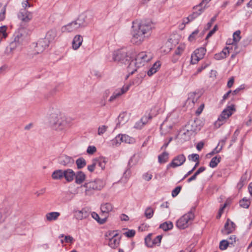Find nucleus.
I'll use <instances>...</instances> for the list:
<instances>
[{
    "instance_id": "obj_9",
    "label": "nucleus",
    "mask_w": 252,
    "mask_h": 252,
    "mask_svg": "<svg viewBox=\"0 0 252 252\" xmlns=\"http://www.w3.org/2000/svg\"><path fill=\"white\" fill-rule=\"evenodd\" d=\"M135 142V139L126 134H119L113 140V145L117 146L121 142L132 144Z\"/></svg>"
},
{
    "instance_id": "obj_40",
    "label": "nucleus",
    "mask_w": 252,
    "mask_h": 252,
    "mask_svg": "<svg viewBox=\"0 0 252 252\" xmlns=\"http://www.w3.org/2000/svg\"><path fill=\"white\" fill-rule=\"evenodd\" d=\"M250 204V200L247 199L246 198H244L240 201V205L244 208H248L249 207Z\"/></svg>"
},
{
    "instance_id": "obj_20",
    "label": "nucleus",
    "mask_w": 252,
    "mask_h": 252,
    "mask_svg": "<svg viewBox=\"0 0 252 252\" xmlns=\"http://www.w3.org/2000/svg\"><path fill=\"white\" fill-rule=\"evenodd\" d=\"M152 119V116L149 115L148 116H143L140 120L137 122L134 127L137 129L141 128L146 124H147L149 121Z\"/></svg>"
},
{
    "instance_id": "obj_53",
    "label": "nucleus",
    "mask_w": 252,
    "mask_h": 252,
    "mask_svg": "<svg viewBox=\"0 0 252 252\" xmlns=\"http://www.w3.org/2000/svg\"><path fill=\"white\" fill-rule=\"evenodd\" d=\"M152 177V174L148 172L144 173L142 176L143 179L146 181H149L151 180Z\"/></svg>"
},
{
    "instance_id": "obj_60",
    "label": "nucleus",
    "mask_w": 252,
    "mask_h": 252,
    "mask_svg": "<svg viewBox=\"0 0 252 252\" xmlns=\"http://www.w3.org/2000/svg\"><path fill=\"white\" fill-rule=\"evenodd\" d=\"M193 19V17L192 16H190L188 18H186L183 20L182 25H184V26H185L186 24L189 23L190 20H192ZM184 27H183V29Z\"/></svg>"
},
{
    "instance_id": "obj_54",
    "label": "nucleus",
    "mask_w": 252,
    "mask_h": 252,
    "mask_svg": "<svg viewBox=\"0 0 252 252\" xmlns=\"http://www.w3.org/2000/svg\"><path fill=\"white\" fill-rule=\"evenodd\" d=\"M162 236L158 235L153 240V247L155 245H159L161 242Z\"/></svg>"
},
{
    "instance_id": "obj_14",
    "label": "nucleus",
    "mask_w": 252,
    "mask_h": 252,
    "mask_svg": "<svg viewBox=\"0 0 252 252\" xmlns=\"http://www.w3.org/2000/svg\"><path fill=\"white\" fill-rule=\"evenodd\" d=\"M114 209V206L112 204L109 202H104L100 205V210L102 214L104 217H107L110 213L112 212Z\"/></svg>"
},
{
    "instance_id": "obj_58",
    "label": "nucleus",
    "mask_w": 252,
    "mask_h": 252,
    "mask_svg": "<svg viewBox=\"0 0 252 252\" xmlns=\"http://www.w3.org/2000/svg\"><path fill=\"white\" fill-rule=\"evenodd\" d=\"M135 232L133 230H129L126 232L124 234L127 237H132L135 235Z\"/></svg>"
},
{
    "instance_id": "obj_41",
    "label": "nucleus",
    "mask_w": 252,
    "mask_h": 252,
    "mask_svg": "<svg viewBox=\"0 0 252 252\" xmlns=\"http://www.w3.org/2000/svg\"><path fill=\"white\" fill-rule=\"evenodd\" d=\"M45 49V48L41 44H38V42L37 41L34 48L35 54L42 53Z\"/></svg>"
},
{
    "instance_id": "obj_56",
    "label": "nucleus",
    "mask_w": 252,
    "mask_h": 252,
    "mask_svg": "<svg viewBox=\"0 0 252 252\" xmlns=\"http://www.w3.org/2000/svg\"><path fill=\"white\" fill-rule=\"evenodd\" d=\"M137 162V159L136 158V155H134L129 159L128 164L130 165H133Z\"/></svg>"
},
{
    "instance_id": "obj_13",
    "label": "nucleus",
    "mask_w": 252,
    "mask_h": 252,
    "mask_svg": "<svg viewBox=\"0 0 252 252\" xmlns=\"http://www.w3.org/2000/svg\"><path fill=\"white\" fill-rule=\"evenodd\" d=\"M18 18L22 22L28 23L32 18V13L26 9H22L18 14Z\"/></svg>"
},
{
    "instance_id": "obj_24",
    "label": "nucleus",
    "mask_w": 252,
    "mask_h": 252,
    "mask_svg": "<svg viewBox=\"0 0 252 252\" xmlns=\"http://www.w3.org/2000/svg\"><path fill=\"white\" fill-rule=\"evenodd\" d=\"M60 216V213L58 212H52L48 213L45 215V219L47 221L51 222L56 221Z\"/></svg>"
},
{
    "instance_id": "obj_44",
    "label": "nucleus",
    "mask_w": 252,
    "mask_h": 252,
    "mask_svg": "<svg viewBox=\"0 0 252 252\" xmlns=\"http://www.w3.org/2000/svg\"><path fill=\"white\" fill-rule=\"evenodd\" d=\"M153 214L154 210L151 207L147 208L145 211V215L148 219L151 218L153 217Z\"/></svg>"
},
{
    "instance_id": "obj_2",
    "label": "nucleus",
    "mask_w": 252,
    "mask_h": 252,
    "mask_svg": "<svg viewBox=\"0 0 252 252\" xmlns=\"http://www.w3.org/2000/svg\"><path fill=\"white\" fill-rule=\"evenodd\" d=\"M130 42L136 45H141L151 34V25L143 22L135 21L132 23Z\"/></svg>"
},
{
    "instance_id": "obj_57",
    "label": "nucleus",
    "mask_w": 252,
    "mask_h": 252,
    "mask_svg": "<svg viewBox=\"0 0 252 252\" xmlns=\"http://www.w3.org/2000/svg\"><path fill=\"white\" fill-rule=\"evenodd\" d=\"M96 166L95 162H94V159L92 161V163L88 166V169L90 172H92L94 171L95 167Z\"/></svg>"
},
{
    "instance_id": "obj_46",
    "label": "nucleus",
    "mask_w": 252,
    "mask_h": 252,
    "mask_svg": "<svg viewBox=\"0 0 252 252\" xmlns=\"http://www.w3.org/2000/svg\"><path fill=\"white\" fill-rule=\"evenodd\" d=\"M145 244L148 247H153V240L151 238V235L149 234L145 239Z\"/></svg>"
},
{
    "instance_id": "obj_27",
    "label": "nucleus",
    "mask_w": 252,
    "mask_h": 252,
    "mask_svg": "<svg viewBox=\"0 0 252 252\" xmlns=\"http://www.w3.org/2000/svg\"><path fill=\"white\" fill-rule=\"evenodd\" d=\"M75 183L77 184H82L86 179L85 174L82 171H79L75 174Z\"/></svg>"
},
{
    "instance_id": "obj_23",
    "label": "nucleus",
    "mask_w": 252,
    "mask_h": 252,
    "mask_svg": "<svg viewBox=\"0 0 252 252\" xmlns=\"http://www.w3.org/2000/svg\"><path fill=\"white\" fill-rule=\"evenodd\" d=\"M75 173L71 169L63 170V177L68 182L72 181L75 178Z\"/></svg>"
},
{
    "instance_id": "obj_25",
    "label": "nucleus",
    "mask_w": 252,
    "mask_h": 252,
    "mask_svg": "<svg viewBox=\"0 0 252 252\" xmlns=\"http://www.w3.org/2000/svg\"><path fill=\"white\" fill-rule=\"evenodd\" d=\"M229 47H226L220 52L216 54L214 56L215 59L217 60H220L225 58L229 54Z\"/></svg>"
},
{
    "instance_id": "obj_10",
    "label": "nucleus",
    "mask_w": 252,
    "mask_h": 252,
    "mask_svg": "<svg viewBox=\"0 0 252 252\" xmlns=\"http://www.w3.org/2000/svg\"><path fill=\"white\" fill-rule=\"evenodd\" d=\"M206 50L204 48L201 47L195 50L191 57V63L192 64L197 63L199 61L202 59L205 53Z\"/></svg>"
},
{
    "instance_id": "obj_16",
    "label": "nucleus",
    "mask_w": 252,
    "mask_h": 252,
    "mask_svg": "<svg viewBox=\"0 0 252 252\" xmlns=\"http://www.w3.org/2000/svg\"><path fill=\"white\" fill-rule=\"evenodd\" d=\"M58 160L59 164L64 166H70L74 163V160L71 157L65 155L61 156Z\"/></svg>"
},
{
    "instance_id": "obj_55",
    "label": "nucleus",
    "mask_w": 252,
    "mask_h": 252,
    "mask_svg": "<svg viewBox=\"0 0 252 252\" xmlns=\"http://www.w3.org/2000/svg\"><path fill=\"white\" fill-rule=\"evenodd\" d=\"M181 189V187L180 186L177 187L175 189H174L172 192V195L173 197L176 196L180 192Z\"/></svg>"
},
{
    "instance_id": "obj_12",
    "label": "nucleus",
    "mask_w": 252,
    "mask_h": 252,
    "mask_svg": "<svg viewBox=\"0 0 252 252\" xmlns=\"http://www.w3.org/2000/svg\"><path fill=\"white\" fill-rule=\"evenodd\" d=\"M111 237L109 239V246L112 249H116L119 245L120 238L118 236V234L114 231L108 232L106 236Z\"/></svg>"
},
{
    "instance_id": "obj_15",
    "label": "nucleus",
    "mask_w": 252,
    "mask_h": 252,
    "mask_svg": "<svg viewBox=\"0 0 252 252\" xmlns=\"http://www.w3.org/2000/svg\"><path fill=\"white\" fill-rule=\"evenodd\" d=\"M186 157L183 154L179 155L173 159L172 162L168 165V167L173 168L181 166L184 164L186 161Z\"/></svg>"
},
{
    "instance_id": "obj_35",
    "label": "nucleus",
    "mask_w": 252,
    "mask_h": 252,
    "mask_svg": "<svg viewBox=\"0 0 252 252\" xmlns=\"http://www.w3.org/2000/svg\"><path fill=\"white\" fill-rule=\"evenodd\" d=\"M240 33L241 32L240 31H237L234 32L233 35V41L231 44L236 45L240 41L241 39Z\"/></svg>"
},
{
    "instance_id": "obj_42",
    "label": "nucleus",
    "mask_w": 252,
    "mask_h": 252,
    "mask_svg": "<svg viewBox=\"0 0 252 252\" xmlns=\"http://www.w3.org/2000/svg\"><path fill=\"white\" fill-rule=\"evenodd\" d=\"M185 49V44H180L176 49L175 52V56L181 55Z\"/></svg>"
},
{
    "instance_id": "obj_64",
    "label": "nucleus",
    "mask_w": 252,
    "mask_h": 252,
    "mask_svg": "<svg viewBox=\"0 0 252 252\" xmlns=\"http://www.w3.org/2000/svg\"><path fill=\"white\" fill-rule=\"evenodd\" d=\"M22 40L21 34L18 33L15 37L14 41L20 43L22 42Z\"/></svg>"
},
{
    "instance_id": "obj_62",
    "label": "nucleus",
    "mask_w": 252,
    "mask_h": 252,
    "mask_svg": "<svg viewBox=\"0 0 252 252\" xmlns=\"http://www.w3.org/2000/svg\"><path fill=\"white\" fill-rule=\"evenodd\" d=\"M5 6L2 8L1 11L0 13V21H2L5 18Z\"/></svg>"
},
{
    "instance_id": "obj_48",
    "label": "nucleus",
    "mask_w": 252,
    "mask_h": 252,
    "mask_svg": "<svg viewBox=\"0 0 252 252\" xmlns=\"http://www.w3.org/2000/svg\"><path fill=\"white\" fill-rule=\"evenodd\" d=\"M107 129V126H102L98 128L97 134L99 135H101L104 133Z\"/></svg>"
},
{
    "instance_id": "obj_52",
    "label": "nucleus",
    "mask_w": 252,
    "mask_h": 252,
    "mask_svg": "<svg viewBox=\"0 0 252 252\" xmlns=\"http://www.w3.org/2000/svg\"><path fill=\"white\" fill-rule=\"evenodd\" d=\"M199 158V156L198 154H193L191 155H190L188 156V158L190 160H192L193 161H196L197 160H198Z\"/></svg>"
},
{
    "instance_id": "obj_1",
    "label": "nucleus",
    "mask_w": 252,
    "mask_h": 252,
    "mask_svg": "<svg viewBox=\"0 0 252 252\" xmlns=\"http://www.w3.org/2000/svg\"><path fill=\"white\" fill-rule=\"evenodd\" d=\"M45 124L57 131H64L70 120L57 109L50 108L44 120Z\"/></svg>"
},
{
    "instance_id": "obj_3",
    "label": "nucleus",
    "mask_w": 252,
    "mask_h": 252,
    "mask_svg": "<svg viewBox=\"0 0 252 252\" xmlns=\"http://www.w3.org/2000/svg\"><path fill=\"white\" fill-rule=\"evenodd\" d=\"M153 58V55L149 52H141L137 53L135 51V55L131 60L128 73L132 74L138 68L144 66L147 63L150 61Z\"/></svg>"
},
{
    "instance_id": "obj_51",
    "label": "nucleus",
    "mask_w": 252,
    "mask_h": 252,
    "mask_svg": "<svg viewBox=\"0 0 252 252\" xmlns=\"http://www.w3.org/2000/svg\"><path fill=\"white\" fill-rule=\"evenodd\" d=\"M96 151V148L94 146H89L87 150V152L90 155H93Z\"/></svg>"
},
{
    "instance_id": "obj_5",
    "label": "nucleus",
    "mask_w": 252,
    "mask_h": 252,
    "mask_svg": "<svg viewBox=\"0 0 252 252\" xmlns=\"http://www.w3.org/2000/svg\"><path fill=\"white\" fill-rule=\"evenodd\" d=\"M86 16L81 14L75 20L61 28L63 32H70L77 31L79 29L86 27L87 25L86 22Z\"/></svg>"
},
{
    "instance_id": "obj_37",
    "label": "nucleus",
    "mask_w": 252,
    "mask_h": 252,
    "mask_svg": "<svg viewBox=\"0 0 252 252\" xmlns=\"http://www.w3.org/2000/svg\"><path fill=\"white\" fill-rule=\"evenodd\" d=\"M221 158L220 157H215L212 158L209 165L212 168H214L217 166L218 164L220 162Z\"/></svg>"
},
{
    "instance_id": "obj_30",
    "label": "nucleus",
    "mask_w": 252,
    "mask_h": 252,
    "mask_svg": "<svg viewBox=\"0 0 252 252\" xmlns=\"http://www.w3.org/2000/svg\"><path fill=\"white\" fill-rule=\"evenodd\" d=\"M169 158V154L167 152L164 151L161 154L158 156V160L160 163H163L168 160Z\"/></svg>"
},
{
    "instance_id": "obj_17",
    "label": "nucleus",
    "mask_w": 252,
    "mask_h": 252,
    "mask_svg": "<svg viewBox=\"0 0 252 252\" xmlns=\"http://www.w3.org/2000/svg\"><path fill=\"white\" fill-rule=\"evenodd\" d=\"M200 95L198 93L195 92L189 93L188 94V97L187 100L186 104L189 105L190 107L193 106L195 103L197 101Z\"/></svg>"
},
{
    "instance_id": "obj_18",
    "label": "nucleus",
    "mask_w": 252,
    "mask_h": 252,
    "mask_svg": "<svg viewBox=\"0 0 252 252\" xmlns=\"http://www.w3.org/2000/svg\"><path fill=\"white\" fill-rule=\"evenodd\" d=\"M235 226V224L232 221H230L229 219H228L221 232L223 234H228L234 230Z\"/></svg>"
},
{
    "instance_id": "obj_29",
    "label": "nucleus",
    "mask_w": 252,
    "mask_h": 252,
    "mask_svg": "<svg viewBox=\"0 0 252 252\" xmlns=\"http://www.w3.org/2000/svg\"><path fill=\"white\" fill-rule=\"evenodd\" d=\"M54 180H61L63 177V170L59 169L54 171L51 176Z\"/></svg>"
},
{
    "instance_id": "obj_32",
    "label": "nucleus",
    "mask_w": 252,
    "mask_h": 252,
    "mask_svg": "<svg viewBox=\"0 0 252 252\" xmlns=\"http://www.w3.org/2000/svg\"><path fill=\"white\" fill-rule=\"evenodd\" d=\"M56 35V34L55 32L53 30H51L47 32L45 38L50 43L54 40Z\"/></svg>"
},
{
    "instance_id": "obj_22",
    "label": "nucleus",
    "mask_w": 252,
    "mask_h": 252,
    "mask_svg": "<svg viewBox=\"0 0 252 252\" xmlns=\"http://www.w3.org/2000/svg\"><path fill=\"white\" fill-rule=\"evenodd\" d=\"M82 42L83 37L80 35H75L72 42V48L75 50H77L82 45Z\"/></svg>"
},
{
    "instance_id": "obj_34",
    "label": "nucleus",
    "mask_w": 252,
    "mask_h": 252,
    "mask_svg": "<svg viewBox=\"0 0 252 252\" xmlns=\"http://www.w3.org/2000/svg\"><path fill=\"white\" fill-rule=\"evenodd\" d=\"M211 0H202L201 2L199 4V5H198L197 7H199L200 8L199 9V13H194V14H195V16H197V15H200L201 12L203 11V10L207 7V4Z\"/></svg>"
},
{
    "instance_id": "obj_7",
    "label": "nucleus",
    "mask_w": 252,
    "mask_h": 252,
    "mask_svg": "<svg viewBox=\"0 0 252 252\" xmlns=\"http://www.w3.org/2000/svg\"><path fill=\"white\" fill-rule=\"evenodd\" d=\"M235 110L234 105H232L227 107L223 110L218 120L214 123V126L217 128L220 127L226 122V120L233 114Z\"/></svg>"
},
{
    "instance_id": "obj_43",
    "label": "nucleus",
    "mask_w": 252,
    "mask_h": 252,
    "mask_svg": "<svg viewBox=\"0 0 252 252\" xmlns=\"http://www.w3.org/2000/svg\"><path fill=\"white\" fill-rule=\"evenodd\" d=\"M210 64V62H207L204 63L201 66L198 68L197 69L196 72L193 75H196L197 74L201 72L203 70L205 69L207 66H208Z\"/></svg>"
},
{
    "instance_id": "obj_19",
    "label": "nucleus",
    "mask_w": 252,
    "mask_h": 252,
    "mask_svg": "<svg viewBox=\"0 0 252 252\" xmlns=\"http://www.w3.org/2000/svg\"><path fill=\"white\" fill-rule=\"evenodd\" d=\"M75 218L78 220H82L87 217L88 213L85 209L81 210L74 209L73 211Z\"/></svg>"
},
{
    "instance_id": "obj_63",
    "label": "nucleus",
    "mask_w": 252,
    "mask_h": 252,
    "mask_svg": "<svg viewBox=\"0 0 252 252\" xmlns=\"http://www.w3.org/2000/svg\"><path fill=\"white\" fill-rule=\"evenodd\" d=\"M226 205H227L226 203H225L223 205V206L220 208V209L219 210V213H218V215L217 216V219H219L220 217V216H221V214H222V212L223 211L224 209L226 206Z\"/></svg>"
},
{
    "instance_id": "obj_47",
    "label": "nucleus",
    "mask_w": 252,
    "mask_h": 252,
    "mask_svg": "<svg viewBox=\"0 0 252 252\" xmlns=\"http://www.w3.org/2000/svg\"><path fill=\"white\" fill-rule=\"evenodd\" d=\"M230 244L226 240H222L220 241V248L221 250H226L228 246V244Z\"/></svg>"
},
{
    "instance_id": "obj_4",
    "label": "nucleus",
    "mask_w": 252,
    "mask_h": 252,
    "mask_svg": "<svg viewBox=\"0 0 252 252\" xmlns=\"http://www.w3.org/2000/svg\"><path fill=\"white\" fill-rule=\"evenodd\" d=\"M135 55V50H127L123 48L114 51L112 54V60L114 62L120 63L127 65V71L130 63L131 60Z\"/></svg>"
},
{
    "instance_id": "obj_38",
    "label": "nucleus",
    "mask_w": 252,
    "mask_h": 252,
    "mask_svg": "<svg viewBox=\"0 0 252 252\" xmlns=\"http://www.w3.org/2000/svg\"><path fill=\"white\" fill-rule=\"evenodd\" d=\"M60 237L63 238V239H61V240L62 243H63L64 242L67 243H72L74 241L73 238L69 235L64 236L63 234H62L61 235Z\"/></svg>"
},
{
    "instance_id": "obj_28",
    "label": "nucleus",
    "mask_w": 252,
    "mask_h": 252,
    "mask_svg": "<svg viewBox=\"0 0 252 252\" xmlns=\"http://www.w3.org/2000/svg\"><path fill=\"white\" fill-rule=\"evenodd\" d=\"M161 64L159 62H156L152 67L148 71L147 74L149 76H151L154 73H156L159 68Z\"/></svg>"
},
{
    "instance_id": "obj_31",
    "label": "nucleus",
    "mask_w": 252,
    "mask_h": 252,
    "mask_svg": "<svg viewBox=\"0 0 252 252\" xmlns=\"http://www.w3.org/2000/svg\"><path fill=\"white\" fill-rule=\"evenodd\" d=\"M172 127V126L171 125L168 126L167 121H165L160 126L161 133L166 134L169 132V130L171 129Z\"/></svg>"
},
{
    "instance_id": "obj_61",
    "label": "nucleus",
    "mask_w": 252,
    "mask_h": 252,
    "mask_svg": "<svg viewBox=\"0 0 252 252\" xmlns=\"http://www.w3.org/2000/svg\"><path fill=\"white\" fill-rule=\"evenodd\" d=\"M22 5L24 9H26L28 7L32 6V5L29 3L28 0H24L22 3Z\"/></svg>"
},
{
    "instance_id": "obj_50",
    "label": "nucleus",
    "mask_w": 252,
    "mask_h": 252,
    "mask_svg": "<svg viewBox=\"0 0 252 252\" xmlns=\"http://www.w3.org/2000/svg\"><path fill=\"white\" fill-rule=\"evenodd\" d=\"M199 32V31L198 30H195L193 32H192V33L189 36V41H192L194 40L196 38V36L198 34Z\"/></svg>"
},
{
    "instance_id": "obj_26",
    "label": "nucleus",
    "mask_w": 252,
    "mask_h": 252,
    "mask_svg": "<svg viewBox=\"0 0 252 252\" xmlns=\"http://www.w3.org/2000/svg\"><path fill=\"white\" fill-rule=\"evenodd\" d=\"M107 161L105 158H98L94 159V162H95L96 165L99 167L101 170L105 169V164Z\"/></svg>"
},
{
    "instance_id": "obj_45",
    "label": "nucleus",
    "mask_w": 252,
    "mask_h": 252,
    "mask_svg": "<svg viewBox=\"0 0 252 252\" xmlns=\"http://www.w3.org/2000/svg\"><path fill=\"white\" fill-rule=\"evenodd\" d=\"M7 27L5 26H1L0 28V36H2V38H5L7 37Z\"/></svg>"
},
{
    "instance_id": "obj_11",
    "label": "nucleus",
    "mask_w": 252,
    "mask_h": 252,
    "mask_svg": "<svg viewBox=\"0 0 252 252\" xmlns=\"http://www.w3.org/2000/svg\"><path fill=\"white\" fill-rule=\"evenodd\" d=\"M129 88V85H125L122 88L116 89L112 95L110 97L108 101L110 102H113L117 98L126 93Z\"/></svg>"
},
{
    "instance_id": "obj_6",
    "label": "nucleus",
    "mask_w": 252,
    "mask_h": 252,
    "mask_svg": "<svg viewBox=\"0 0 252 252\" xmlns=\"http://www.w3.org/2000/svg\"><path fill=\"white\" fill-rule=\"evenodd\" d=\"M105 185V182L101 179H96L94 181L86 183L83 185L85 188L84 193L86 196H91L94 194L95 191L100 190Z\"/></svg>"
},
{
    "instance_id": "obj_49",
    "label": "nucleus",
    "mask_w": 252,
    "mask_h": 252,
    "mask_svg": "<svg viewBox=\"0 0 252 252\" xmlns=\"http://www.w3.org/2000/svg\"><path fill=\"white\" fill-rule=\"evenodd\" d=\"M38 44H41L45 49L48 47L50 43L45 38L40 39L38 41Z\"/></svg>"
},
{
    "instance_id": "obj_33",
    "label": "nucleus",
    "mask_w": 252,
    "mask_h": 252,
    "mask_svg": "<svg viewBox=\"0 0 252 252\" xmlns=\"http://www.w3.org/2000/svg\"><path fill=\"white\" fill-rule=\"evenodd\" d=\"M91 216L93 218L96 220L100 224H103L105 223L107 220L106 217H104L103 218L101 219L98 215L95 212H93L91 214Z\"/></svg>"
},
{
    "instance_id": "obj_8",
    "label": "nucleus",
    "mask_w": 252,
    "mask_h": 252,
    "mask_svg": "<svg viewBox=\"0 0 252 252\" xmlns=\"http://www.w3.org/2000/svg\"><path fill=\"white\" fill-rule=\"evenodd\" d=\"M194 218V214L192 211H190L177 220L176 225L180 229H185L191 224Z\"/></svg>"
},
{
    "instance_id": "obj_21",
    "label": "nucleus",
    "mask_w": 252,
    "mask_h": 252,
    "mask_svg": "<svg viewBox=\"0 0 252 252\" xmlns=\"http://www.w3.org/2000/svg\"><path fill=\"white\" fill-rule=\"evenodd\" d=\"M129 119V116L126 112H123L121 113L118 118V123L117 126L120 127L126 124Z\"/></svg>"
},
{
    "instance_id": "obj_36",
    "label": "nucleus",
    "mask_w": 252,
    "mask_h": 252,
    "mask_svg": "<svg viewBox=\"0 0 252 252\" xmlns=\"http://www.w3.org/2000/svg\"><path fill=\"white\" fill-rule=\"evenodd\" d=\"M173 226V223L171 221L165 222L160 225V228L164 231L172 229Z\"/></svg>"
},
{
    "instance_id": "obj_39",
    "label": "nucleus",
    "mask_w": 252,
    "mask_h": 252,
    "mask_svg": "<svg viewBox=\"0 0 252 252\" xmlns=\"http://www.w3.org/2000/svg\"><path fill=\"white\" fill-rule=\"evenodd\" d=\"M76 163L77 166V168L78 169H81L83 168L86 164L85 160L83 158H79L77 159L76 161Z\"/></svg>"
},
{
    "instance_id": "obj_59",
    "label": "nucleus",
    "mask_w": 252,
    "mask_h": 252,
    "mask_svg": "<svg viewBox=\"0 0 252 252\" xmlns=\"http://www.w3.org/2000/svg\"><path fill=\"white\" fill-rule=\"evenodd\" d=\"M46 191V189L43 188L40 189L39 190L36 191L34 194L36 195V196L39 197L41 195H42L44 194Z\"/></svg>"
}]
</instances>
